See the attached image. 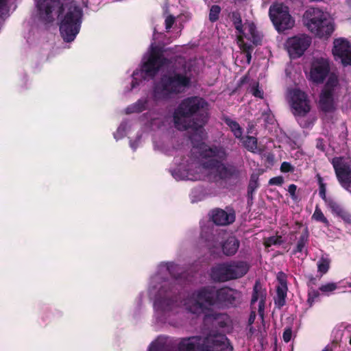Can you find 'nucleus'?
I'll use <instances>...</instances> for the list:
<instances>
[{
	"label": "nucleus",
	"mask_w": 351,
	"mask_h": 351,
	"mask_svg": "<svg viewBox=\"0 0 351 351\" xmlns=\"http://www.w3.org/2000/svg\"><path fill=\"white\" fill-rule=\"evenodd\" d=\"M60 35L66 43L75 40L79 34L83 17V10L75 0H66L58 10Z\"/></svg>",
	"instance_id": "7ed1b4c3"
},
{
	"label": "nucleus",
	"mask_w": 351,
	"mask_h": 351,
	"mask_svg": "<svg viewBox=\"0 0 351 351\" xmlns=\"http://www.w3.org/2000/svg\"><path fill=\"white\" fill-rule=\"evenodd\" d=\"M284 183V178L282 176H276L271 178L269 180V185L281 186Z\"/></svg>",
	"instance_id": "49530a36"
},
{
	"label": "nucleus",
	"mask_w": 351,
	"mask_h": 351,
	"mask_svg": "<svg viewBox=\"0 0 351 351\" xmlns=\"http://www.w3.org/2000/svg\"><path fill=\"white\" fill-rule=\"evenodd\" d=\"M149 351H168L167 346L160 343H152Z\"/></svg>",
	"instance_id": "a18cd8bd"
},
{
	"label": "nucleus",
	"mask_w": 351,
	"mask_h": 351,
	"mask_svg": "<svg viewBox=\"0 0 351 351\" xmlns=\"http://www.w3.org/2000/svg\"><path fill=\"white\" fill-rule=\"evenodd\" d=\"M252 193H253V192H249V191L247 190V195H248V197L250 196L252 197Z\"/></svg>",
	"instance_id": "338daca9"
},
{
	"label": "nucleus",
	"mask_w": 351,
	"mask_h": 351,
	"mask_svg": "<svg viewBox=\"0 0 351 351\" xmlns=\"http://www.w3.org/2000/svg\"><path fill=\"white\" fill-rule=\"evenodd\" d=\"M280 239H281V237H271L268 239V241L266 245L267 246H271L272 245L280 244L281 242Z\"/></svg>",
	"instance_id": "6e6d98bb"
},
{
	"label": "nucleus",
	"mask_w": 351,
	"mask_h": 351,
	"mask_svg": "<svg viewBox=\"0 0 351 351\" xmlns=\"http://www.w3.org/2000/svg\"><path fill=\"white\" fill-rule=\"evenodd\" d=\"M303 20L308 29L319 38L327 39L335 31L334 23L319 8H308L304 14Z\"/></svg>",
	"instance_id": "20e7f679"
},
{
	"label": "nucleus",
	"mask_w": 351,
	"mask_h": 351,
	"mask_svg": "<svg viewBox=\"0 0 351 351\" xmlns=\"http://www.w3.org/2000/svg\"><path fill=\"white\" fill-rule=\"evenodd\" d=\"M249 265L245 261L221 263L213 267L211 278L216 282H224L245 276L249 271Z\"/></svg>",
	"instance_id": "423d86ee"
},
{
	"label": "nucleus",
	"mask_w": 351,
	"mask_h": 351,
	"mask_svg": "<svg viewBox=\"0 0 351 351\" xmlns=\"http://www.w3.org/2000/svg\"><path fill=\"white\" fill-rule=\"evenodd\" d=\"M252 53V52H248V53H245V57H246V62L247 64H250V62H251Z\"/></svg>",
	"instance_id": "052dcab7"
},
{
	"label": "nucleus",
	"mask_w": 351,
	"mask_h": 351,
	"mask_svg": "<svg viewBox=\"0 0 351 351\" xmlns=\"http://www.w3.org/2000/svg\"><path fill=\"white\" fill-rule=\"evenodd\" d=\"M277 280L278 285L276 287V297L274 298V304L278 308H280L286 304L288 291L286 274L282 271L278 272Z\"/></svg>",
	"instance_id": "6ab92c4d"
},
{
	"label": "nucleus",
	"mask_w": 351,
	"mask_h": 351,
	"mask_svg": "<svg viewBox=\"0 0 351 351\" xmlns=\"http://www.w3.org/2000/svg\"><path fill=\"white\" fill-rule=\"evenodd\" d=\"M239 170L232 165H225L221 162L216 173L220 180H226L239 175Z\"/></svg>",
	"instance_id": "412c9836"
},
{
	"label": "nucleus",
	"mask_w": 351,
	"mask_h": 351,
	"mask_svg": "<svg viewBox=\"0 0 351 351\" xmlns=\"http://www.w3.org/2000/svg\"><path fill=\"white\" fill-rule=\"evenodd\" d=\"M330 162L339 184L345 190H348L351 186V162L343 156H336Z\"/></svg>",
	"instance_id": "9d476101"
},
{
	"label": "nucleus",
	"mask_w": 351,
	"mask_h": 351,
	"mask_svg": "<svg viewBox=\"0 0 351 351\" xmlns=\"http://www.w3.org/2000/svg\"><path fill=\"white\" fill-rule=\"evenodd\" d=\"M243 147L249 152H254L257 149V138L252 136H243V139L240 140Z\"/></svg>",
	"instance_id": "473e14b6"
},
{
	"label": "nucleus",
	"mask_w": 351,
	"mask_h": 351,
	"mask_svg": "<svg viewBox=\"0 0 351 351\" xmlns=\"http://www.w3.org/2000/svg\"><path fill=\"white\" fill-rule=\"evenodd\" d=\"M328 61L324 58H317L312 64L310 71V80L317 84L322 83L330 72Z\"/></svg>",
	"instance_id": "2eb2a0df"
},
{
	"label": "nucleus",
	"mask_w": 351,
	"mask_h": 351,
	"mask_svg": "<svg viewBox=\"0 0 351 351\" xmlns=\"http://www.w3.org/2000/svg\"><path fill=\"white\" fill-rule=\"evenodd\" d=\"M210 218L217 226H228L235 221V213L233 210L229 212L221 208H216L210 210Z\"/></svg>",
	"instance_id": "f3484780"
},
{
	"label": "nucleus",
	"mask_w": 351,
	"mask_h": 351,
	"mask_svg": "<svg viewBox=\"0 0 351 351\" xmlns=\"http://www.w3.org/2000/svg\"><path fill=\"white\" fill-rule=\"evenodd\" d=\"M164 52L162 47L151 45L147 59L141 66V71L145 77H154L163 66L170 63L169 60L165 57Z\"/></svg>",
	"instance_id": "6e6552de"
},
{
	"label": "nucleus",
	"mask_w": 351,
	"mask_h": 351,
	"mask_svg": "<svg viewBox=\"0 0 351 351\" xmlns=\"http://www.w3.org/2000/svg\"><path fill=\"white\" fill-rule=\"evenodd\" d=\"M311 43V38L305 35L293 36L287 40V51L291 58L302 56Z\"/></svg>",
	"instance_id": "f8f14e48"
},
{
	"label": "nucleus",
	"mask_w": 351,
	"mask_h": 351,
	"mask_svg": "<svg viewBox=\"0 0 351 351\" xmlns=\"http://www.w3.org/2000/svg\"><path fill=\"white\" fill-rule=\"evenodd\" d=\"M147 101L145 99H138L136 102L132 105L128 106L126 108L127 114L132 113H139L144 111L146 109Z\"/></svg>",
	"instance_id": "2f4dec72"
},
{
	"label": "nucleus",
	"mask_w": 351,
	"mask_h": 351,
	"mask_svg": "<svg viewBox=\"0 0 351 351\" xmlns=\"http://www.w3.org/2000/svg\"><path fill=\"white\" fill-rule=\"evenodd\" d=\"M319 195L324 201L326 205L334 199L332 197H326V184L319 186Z\"/></svg>",
	"instance_id": "a19ab883"
},
{
	"label": "nucleus",
	"mask_w": 351,
	"mask_h": 351,
	"mask_svg": "<svg viewBox=\"0 0 351 351\" xmlns=\"http://www.w3.org/2000/svg\"><path fill=\"white\" fill-rule=\"evenodd\" d=\"M267 298V291L263 287L259 280H256L250 301V307L255 305L256 302L259 300L258 313L261 318L264 319L265 308Z\"/></svg>",
	"instance_id": "dca6fc26"
},
{
	"label": "nucleus",
	"mask_w": 351,
	"mask_h": 351,
	"mask_svg": "<svg viewBox=\"0 0 351 351\" xmlns=\"http://www.w3.org/2000/svg\"><path fill=\"white\" fill-rule=\"evenodd\" d=\"M269 16L278 33L289 30L295 25V19L290 14L289 7L283 3H273L269 8Z\"/></svg>",
	"instance_id": "0eeeda50"
},
{
	"label": "nucleus",
	"mask_w": 351,
	"mask_h": 351,
	"mask_svg": "<svg viewBox=\"0 0 351 351\" xmlns=\"http://www.w3.org/2000/svg\"><path fill=\"white\" fill-rule=\"evenodd\" d=\"M256 31H257L256 27L254 25V23H251L248 25V32H249L250 35L252 34H254V32Z\"/></svg>",
	"instance_id": "13d9d810"
},
{
	"label": "nucleus",
	"mask_w": 351,
	"mask_h": 351,
	"mask_svg": "<svg viewBox=\"0 0 351 351\" xmlns=\"http://www.w3.org/2000/svg\"><path fill=\"white\" fill-rule=\"evenodd\" d=\"M175 302V300L171 298H159L156 299L154 306L162 312H166L172 310Z\"/></svg>",
	"instance_id": "a878e982"
},
{
	"label": "nucleus",
	"mask_w": 351,
	"mask_h": 351,
	"mask_svg": "<svg viewBox=\"0 0 351 351\" xmlns=\"http://www.w3.org/2000/svg\"><path fill=\"white\" fill-rule=\"evenodd\" d=\"M326 206L335 217L341 219L345 223L351 224V213L339 202L333 199Z\"/></svg>",
	"instance_id": "aec40b11"
},
{
	"label": "nucleus",
	"mask_w": 351,
	"mask_h": 351,
	"mask_svg": "<svg viewBox=\"0 0 351 351\" xmlns=\"http://www.w3.org/2000/svg\"><path fill=\"white\" fill-rule=\"evenodd\" d=\"M292 336V330L290 328H285L283 334L282 338L285 342L288 343L290 341Z\"/></svg>",
	"instance_id": "3c124183"
},
{
	"label": "nucleus",
	"mask_w": 351,
	"mask_h": 351,
	"mask_svg": "<svg viewBox=\"0 0 351 351\" xmlns=\"http://www.w3.org/2000/svg\"><path fill=\"white\" fill-rule=\"evenodd\" d=\"M225 123L230 128L231 132L233 133L234 137L239 140L243 139V129L239 123L232 120L228 117H225L223 119Z\"/></svg>",
	"instance_id": "bb28decb"
},
{
	"label": "nucleus",
	"mask_w": 351,
	"mask_h": 351,
	"mask_svg": "<svg viewBox=\"0 0 351 351\" xmlns=\"http://www.w3.org/2000/svg\"><path fill=\"white\" fill-rule=\"evenodd\" d=\"M201 239L204 240L205 246L209 250L218 247L219 240L216 238L215 235L211 233L210 234L204 230H202L201 233Z\"/></svg>",
	"instance_id": "c756f323"
},
{
	"label": "nucleus",
	"mask_w": 351,
	"mask_h": 351,
	"mask_svg": "<svg viewBox=\"0 0 351 351\" xmlns=\"http://www.w3.org/2000/svg\"><path fill=\"white\" fill-rule=\"evenodd\" d=\"M204 351H233V347L224 335H209L204 338Z\"/></svg>",
	"instance_id": "4468645a"
},
{
	"label": "nucleus",
	"mask_w": 351,
	"mask_h": 351,
	"mask_svg": "<svg viewBox=\"0 0 351 351\" xmlns=\"http://www.w3.org/2000/svg\"><path fill=\"white\" fill-rule=\"evenodd\" d=\"M308 281L307 282V286H308V289H310V287H313V285H316L317 279L313 275H309L308 276Z\"/></svg>",
	"instance_id": "4d7b16f0"
},
{
	"label": "nucleus",
	"mask_w": 351,
	"mask_h": 351,
	"mask_svg": "<svg viewBox=\"0 0 351 351\" xmlns=\"http://www.w3.org/2000/svg\"><path fill=\"white\" fill-rule=\"evenodd\" d=\"M247 79V77L246 76H244L242 78H241L240 80V83L241 84H244L245 82V80Z\"/></svg>",
	"instance_id": "0e129e2a"
},
{
	"label": "nucleus",
	"mask_w": 351,
	"mask_h": 351,
	"mask_svg": "<svg viewBox=\"0 0 351 351\" xmlns=\"http://www.w3.org/2000/svg\"><path fill=\"white\" fill-rule=\"evenodd\" d=\"M250 38H248L246 36H245V37L248 40H250L254 45H258L261 44L262 37L258 31L255 32L254 34H250Z\"/></svg>",
	"instance_id": "37998d69"
},
{
	"label": "nucleus",
	"mask_w": 351,
	"mask_h": 351,
	"mask_svg": "<svg viewBox=\"0 0 351 351\" xmlns=\"http://www.w3.org/2000/svg\"><path fill=\"white\" fill-rule=\"evenodd\" d=\"M217 305L235 307L241 303V292L230 287L217 289Z\"/></svg>",
	"instance_id": "ddd939ff"
},
{
	"label": "nucleus",
	"mask_w": 351,
	"mask_h": 351,
	"mask_svg": "<svg viewBox=\"0 0 351 351\" xmlns=\"http://www.w3.org/2000/svg\"><path fill=\"white\" fill-rule=\"evenodd\" d=\"M258 179L256 175L252 174L251 176L248 184L249 192H254L258 187Z\"/></svg>",
	"instance_id": "79ce46f5"
},
{
	"label": "nucleus",
	"mask_w": 351,
	"mask_h": 351,
	"mask_svg": "<svg viewBox=\"0 0 351 351\" xmlns=\"http://www.w3.org/2000/svg\"><path fill=\"white\" fill-rule=\"evenodd\" d=\"M319 296L320 291L319 289H315L313 287H310L308 289L307 303L310 307L313 306L314 303L318 300Z\"/></svg>",
	"instance_id": "c9c22d12"
},
{
	"label": "nucleus",
	"mask_w": 351,
	"mask_h": 351,
	"mask_svg": "<svg viewBox=\"0 0 351 351\" xmlns=\"http://www.w3.org/2000/svg\"><path fill=\"white\" fill-rule=\"evenodd\" d=\"M202 156L204 158H217L219 160H226L228 157V154L221 146L213 145L208 147L202 152Z\"/></svg>",
	"instance_id": "4be33fe9"
},
{
	"label": "nucleus",
	"mask_w": 351,
	"mask_h": 351,
	"mask_svg": "<svg viewBox=\"0 0 351 351\" xmlns=\"http://www.w3.org/2000/svg\"><path fill=\"white\" fill-rule=\"evenodd\" d=\"M340 86L338 76L335 73H330L322 92L335 95V91Z\"/></svg>",
	"instance_id": "393cba45"
},
{
	"label": "nucleus",
	"mask_w": 351,
	"mask_h": 351,
	"mask_svg": "<svg viewBox=\"0 0 351 351\" xmlns=\"http://www.w3.org/2000/svg\"><path fill=\"white\" fill-rule=\"evenodd\" d=\"M346 3L348 5L351 6V0H346Z\"/></svg>",
	"instance_id": "774afa93"
},
{
	"label": "nucleus",
	"mask_w": 351,
	"mask_h": 351,
	"mask_svg": "<svg viewBox=\"0 0 351 351\" xmlns=\"http://www.w3.org/2000/svg\"><path fill=\"white\" fill-rule=\"evenodd\" d=\"M208 102L202 97L192 96L184 99L173 114L175 127L180 131L202 128L208 121Z\"/></svg>",
	"instance_id": "f257e3e1"
},
{
	"label": "nucleus",
	"mask_w": 351,
	"mask_h": 351,
	"mask_svg": "<svg viewBox=\"0 0 351 351\" xmlns=\"http://www.w3.org/2000/svg\"><path fill=\"white\" fill-rule=\"evenodd\" d=\"M250 308H251V311H250V316L248 318V322H247L248 325H250V326H251L254 324L255 319H256V316L255 306L250 307Z\"/></svg>",
	"instance_id": "603ef678"
},
{
	"label": "nucleus",
	"mask_w": 351,
	"mask_h": 351,
	"mask_svg": "<svg viewBox=\"0 0 351 351\" xmlns=\"http://www.w3.org/2000/svg\"><path fill=\"white\" fill-rule=\"evenodd\" d=\"M244 36H245V34L239 35L237 36V40H238V44L239 45V47L242 50L243 53H246L248 52H252L254 50V47L252 45L248 44L244 41V39H243Z\"/></svg>",
	"instance_id": "4c0bfd02"
},
{
	"label": "nucleus",
	"mask_w": 351,
	"mask_h": 351,
	"mask_svg": "<svg viewBox=\"0 0 351 351\" xmlns=\"http://www.w3.org/2000/svg\"><path fill=\"white\" fill-rule=\"evenodd\" d=\"M322 351H333L332 348L329 346L325 347V348Z\"/></svg>",
	"instance_id": "e2e57ef3"
},
{
	"label": "nucleus",
	"mask_w": 351,
	"mask_h": 351,
	"mask_svg": "<svg viewBox=\"0 0 351 351\" xmlns=\"http://www.w3.org/2000/svg\"><path fill=\"white\" fill-rule=\"evenodd\" d=\"M331 260L328 254H323L317 263V272L321 277L328 273L330 267Z\"/></svg>",
	"instance_id": "c85d7f7f"
},
{
	"label": "nucleus",
	"mask_w": 351,
	"mask_h": 351,
	"mask_svg": "<svg viewBox=\"0 0 351 351\" xmlns=\"http://www.w3.org/2000/svg\"><path fill=\"white\" fill-rule=\"evenodd\" d=\"M225 316H226L225 314H222L220 313H215H215L213 312L211 313H208V314L206 315V318H211L214 321L217 322V325L220 328H224L227 326V323L223 319Z\"/></svg>",
	"instance_id": "f704fd0d"
},
{
	"label": "nucleus",
	"mask_w": 351,
	"mask_h": 351,
	"mask_svg": "<svg viewBox=\"0 0 351 351\" xmlns=\"http://www.w3.org/2000/svg\"><path fill=\"white\" fill-rule=\"evenodd\" d=\"M297 186L294 184H291L288 187V192L289 193L291 197L293 200H296L298 197L296 195Z\"/></svg>",
	"instance_id": "8fccbe9b"
},
{
	"label": "nucleus",
	"mask_w": 351,
	"mask_h": 351,
	"mask_svg": "<svg viewBox=\"0 0 351 351\" xmlns=\"http://www.w3.org/2000/svg\"><path fill=\"white\" fill-rule=\"evenodd\" d=\"M240 242L235 237H229L221 245V249L226 256H232L236 254Z\"/></svg>",
	"instance_id": "b1692460"
},
{
	"label": "nucleus",
	"mask_w": 351,
	"mask_h": 351,
	"mask_svg": "<svg viewBox=\"0 0 351 351\" xmlns=\"http://www.w3.org/2000/svg\"><path fill=\"white\" fill-rule=\"evenodd\" d=\"M230 18L234 28L239 32V35L244 34L243 26L240 12L239 11H234L231 12Z\"/></svg>",
	"instance_id": "7c9ffc66"
},
{
	"label": "nucleus",
	"mask_w": 351,
	"mask_h": 351,
	"mask_svg": "<svg viewBox=\"0 0 351 351\" xmlns=\"http://www.w3.org/2000/svg\"><path fill=\"white\" fill-rule=\"evenodd\" d=\"M300 124L302 128H308V125L306 122L304 124H302V123H300Z\"/></svg>",
	"instance_id": "69168bd1"
},
{
	"label": "nucleus",
	"mask_w": 351,
	"mask_h": 351,
	"mask_svg": "<svg viewBox=\"0 0 351 351\" xmlns=\"http://www.w3.org/2000/svg\"><path fill=\"white\" fill-rule=\"evenodd\" d=\"M316 178H317V182H318L319 186H321L322 184H326L324 182L323 178H322V177L320 176V174H319V173H317V174L316 175Z\"/></svg>",
	"instance_id": "bf43d9fd"
},
{
	"label": "nucleus",
	"mask_w": 351,
	"mask_h": 351,
	"mask_svg": "<svg viewBox=\"0 0 351 351\" xmlns=\"http://www.w3.org/2000/svg\"><path fill=\"white\" fill-rule=\"evenodd\" d=\"M337 284L335 282H328L324 285H322L319 287L320 292L325 295H329L330 293H332L337 289Z\"/></svg>",
	"instance_id": "e433bc0d"
},
{
	"label": "nucleus",
	"mask_w": 351,
	"mask_h": 351,
	"mask_svg": "<svg viewBox=\"0 0 351 351\" xmlns=\"http://www.w3.org/2000/svg\"><path fill=\"white\" fill-rule=\"evenodd\" d=\"M308 228L306 227L304 229L303 232H302L301 235L300 236L295 249L293 250V254L304 251V250L306 247V245L308 243Z\"/></svg>",
	"instance_id": "cd10ccee"
},
{
	"label": "nucleus",
	"mask_w": 351,
	"mask_h": 351,
	"mask_svg": "<svg viewBox=\"0 0 351 351\" xmlns=\"http://www.w3.org/2000/svg\"><path fill=\"white\" fill-rule=\"evenodd\" d=\"M132 88H134L136 86L138 85V82H137V80L136 78H134L132 82Z\"/></svg>",
	"instance_id": "680f3d73"
},
{
	"label": "nucleus",
	"mask_w": 351,
	"mask_h": 351,
	"mask_svg": "<svg viewBox=\"0 0 351 351\" xmlns=\"http://www.w3.org/2000/svg\"><path fill=\"white\" fill-rule=\"evenodd\" d=\"M316 147L322 152H325L326 145L324 143V140L322 138H318L316 139Z\"/></svg>",
	"instance_id": "5fc2aeb1"
},
{
	"label": "nucleus",
	"mask_w": 351,
	"mask_h": 351,
	"mask_svg": "<svg viewBox=\"0 0 351 351\" xmlns=\"http://www.w3.org/2000/svg\"><path fill=\"white\" fill-rule=\"evenodd\" d=\"M176 22V18L171 14L168 15L165 21V29L167 32H169L171 28H172L173 24Z\"/></svg>",
	"instance_id": "c03bdc74"
},
{
	"label": "nucleus",
	"mask_w": 351,
	"mask_h": 351,
	"mask_svg": "<svg viewBox=\"0 0 351 351\" xmlns=\"http://www.w3.org/2000/svg\"><path fill=\"white\" fill-rule=\"evenodd\" d=\"M252 93L256 97L262 99L263 97V92L259 89L258 86L256 85L252 88Z\"/></svg>",
	"instance_id": "864d4df0"
},
{
	"label": "nucleus",
	"mask_w": 351,
	"mask_h": 351,
	"mask_svg": "<svg viewBox=\"0 0 351 351\" xmlns=\"http://www.w3.org/2000/svg\"><path fill=\"white\" fill-rule=\"evenodd\" d=\"M191 75L182 71L169 70L162 74L153 86V97L156 101H167L180 95L191 86Z\"/></svg>",
	"instance_id": "f03ea898"
},
{
	"label": "nucleus",
	"mask_w": 351,
	"mask_h": 351,
	"mask_svg": "<svg viewBox=\"0 0 351 351\" xmlns=\"http://www.w3.org/2000/svg\"><path fill=\"white\" fill-rule=\"evenodd\" d=\"M332 53L335 60H339L343 66H351V43L346 38H335Z\"/></svg>",
	"instance_id": "9b49d317"
},
{
	"label": "nucleus",
	"mask_w": 351,
	"mask_h": 351,
	"mask_svg": "<svg viewBox=\"0 0 351 351\" xmlns=\"http://www.w3.org/2000/svg\"><path fill=\"white\" fill-rule=\"evenodd\" d=\"M221 8L218 5H213L210 7L209 10V21L211 23L216 22L219 18Z\"/></svg>",
	"instance_id": "58836bf2"
},
{
	"label": "nucleus",
	"mask_w": 351,
	"mask_h": 351,
	"mask_svg": "<svg viewBox=\"0 0 351 351\" xmlns=\"http://www.w3.org/2000/svg\"><path fill=\"white\" fill-rule=\"evenodd\" d=\"M280 171L283 173L293 172L294 167L288 162H283L280 166Z\"/></svg>",
	"instance_id": "de8ad7c7"
},
{
	"label": "nucleus",
	"mask_w": 351,
	"mask_h": 351,
	"mask_svg": "<svg viewBox=\"0 0 351 351\" xmlns=\"http://www.w3.org/2000/svg\"><path fill=\"white\" fill-rule=\"evenodd\" d=\"M61 3L59 0H43L38 3V10L40 18L47 23L53 21V12L56 8H60Z\"/></svg>",
	"instance_id": "a211bd4d"
},
{
	"label": "nucleus",
	"mask_w": 351,
	"mask_h": 351,
	"mask_svg": "<svg viewBox=\"0 0 351 351\" xmlns=\"http://www.w3.org/2000/svg\"><path fill=\"white\" fill-rule=\"evenodd\" d=\"M217 289L206 286L193 291L186 303V308L193 314L205 313L210 307L217 305Z\"/></svg>",
	"instance_id": "39448f33"
},
{
	"label": "nucleus",
	"mask_w": 351,
	"mask_h": 351,
	"mask_svg": "<svg viewBox=\"0 0 351 351\" xmlns=\"http://www.w3.org/2000/svg\"><path fill=\"white\" fill-rule=\"evenodd\" d=\"M289 104L291 112L295 117H304L311 110V101L308 95L298 88L289 91Z\"/></svg>",
	"instance_id": "1a4fd4ad"
},
{
	"label": "nucleus",
	"mask_w": 351,
	"mask_h": 351,
	"mask_svg": "<svg viewBox=\"0 0 351 351\" xmlns=\"http://www.w3.org/2000/svg\"><path fill=\"white\" fill-rule=\"evenodd\" d=\"M334 96L330 93L322 92L319 96V108L324 112H331L335 110Z\"/></svg>",
	"instance_id": "5701e85b"
},
{
	"label": "nucleus",
	"mask_w": 351,
	"mask_h": 351,
	"mask_svg": "<svg viewBox=\"0 0 351 351\" xmlns=\"http://www.w3.org/2000/svg\"><path fill=\"white\" fill-rule=\"evenodd\" d=\"M8 12V0H0V17H2Z\"/></svg>",
	"instance_id": "09e8293b"
},
{
	"label": "nucleus",
	"mask_w": 351,
	"mask_h": 351,
	"mask_svg": "<svg viewBox=\"0 0 351 351\" xmlns=\"http://www.w3.org/2000/svg\"><path fill=\"white\" fill-rule=\"evenodd\" d=\"M221 160L210 158L204 161L202 163V166L205 169L213 170L215 169L216 171L221 163Z\"/></svg>",
	"instance_id": "ea45409f"
},
{
	"label": "nucleus",
	"mask_w": 351,
	"mask_h": 351,
	"mask_svg": "<svg viewBox=\"0 0 351 351\" xmlns=\"http://www.w3.org/2000/svg\"><path fill=\"white\" fill-rule=\"evenodd\" d=\"M311 218L313 220H315V221L322 223L326 227L330 226L329 221L324 216V215L319 205L315 206V211H314Z\"/></svg>",
	"instance_id": "72a5a7b5"
}]
</instances>
